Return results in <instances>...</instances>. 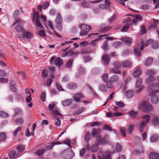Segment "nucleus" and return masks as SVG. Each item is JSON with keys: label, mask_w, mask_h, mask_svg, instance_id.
I'll return each mask as SVG.
<instances>
[{"label": "nucleus", "mask_w": 159, "mask_h": 159, "mask_svg": "<svg viewBox=\"0 0 159 159\" xmlns=\"http://www.w3.org/2000/svg\"><path fill=\"white\" fill-rule=\"evenodd\" d=\"M106 82L107 83L106 84V86L107 88L111 89L113 88V84L109 80V81H107Z\"/></svg>", "instance_id": "obj_43"}, {"label": "nucleus", "mask_w": 159, "mask_h": 159, "mask_svg": "<svg viewBox=\"0 0 159 159\" xmlns=\"http://www.w3.org/2000/svg\"><path fill=\"white\" fill-rule=\"evenodd\" d=\"M39 12L38 11L36 12H34V14L32 16V20L34 22L36 20H39Z\"/></svg>", "instance_id": "obj_24"}, {"label": "nucleus", "mask_w": 159, "mask_h": 159, "mask_svg": "<svg viewBox=\"0 0 159 159\" xmlns=\"http://www.w3.org/2000/svg\"><path fill=\"white\" fill-rule=\"evenodd\" d=\"M99 89L101 91L106 92L107 91V88L104 85L101 84L99 86Z\"/></svg>", "instance_id": "obj_41"}, {"label": "nucleus", "mask_w": 159, "mask_h": 159, "mask_svg": "<svg viewBox=\"0 0 159 159\" xmlns=\"http://www.w3.org/2000/svg\"><path fill=\"white\" fill-rule=\"evenodd\" d=\"M10 89L11 91L14 92H17V89L16 87L13 84L11 85L10 86Z\"/></svg>", "instance_id": "obj_58"}, {"label": "nucleus", "mask_w": 159, "mask_h": 159, "mask_svg": "<svg viewBox=\"0 0 159 159\" xmlns=\"http://www.w3.org/2000/svg\"><path fill=\"white\" fill-rule=\"evenodd\" d=\"M102 48L105 51H107L108 50L107 41H106L103 43L102 45Z\"/></svg>", "instance_id": "obj_37"}, {"label": "nucleus", "mask_w": 159, "mask_h": 159, "mask_svg": "<svg viewBox=\"0 0 159 159\" xmlns=\"http://www.w3.org/2000/svg\"><path fill=\"white\" fill-rule=\"evenodd\" d=\"M80 27L81 30L80 32V34L81 35H86L89 32V30H91L90 26L89 25L85 24L80 25Z\"/></svg>", "instance_id": "obj_5"}, {"label": "nucleus", "mask_w": 159, "mask_h": 159, "mask_svg": "<svg viewBox=\"0 0 159 159\" xmlns=\"http://www.w3.org/2000/svg\"><path fill=\"white\" fill-rule=\"evenodd\" d=\"M114 66L115 67L120 68L121 66V63L119 61H116L113 64Z\"/></svg>", "instance_id": "obj_38"}, {"label": "nucleus", "mask_w": 159, "mask_h": 159, "mask_svg": "<svg viewBox=\"0 0 159 159\" xmlns=\"http://www.w3.org/2000/svg\"><path fill=\"white\" fill-rule=\"evenodd\" d=\"M110 57L109 55L107 54L103 55L102 57V63L104 65H108L110 62Z\"/></svg>", "instance_id": "obj_10"}, {"label": "nucleus", "mask_w": 159, "mask_h": 159, "mask_svg": "<svg viewBox=\"0 0 159 159\" xmlns=\"http://www.w3.org/2000/svg\"><path fill=\"white\" fill-rule=\"evenodd\" d=\"M103 129L110 131L112 130V129L111 128L110 126L107 125H104L103 126Z\"/></svg>", "instance_id": "obj_56"}, {"label": "nucleus", "mask_w": 159, "mask_h": 159, "mask_svg": "<svg viewBox=\"0 0 159 159\" xmlns=\"http://www.w3.org/2000/svg\"><path fill=\"white\" fill-rule=\"evenodd\" d=\"M16 123L17 124L22 125L24 122V120L22 118H19L16 120Z\"/></svg>", "instance_id": "obj_47"}, {"label": "nucleus", "mask_w": 159, "mask_h": 159, "mask_svg": "<svg viewBox=\"0 0 159 159\" xmlns=\"http://www.w3.org/2000/svg\"><path fill=\"white\" fill-rule=\"evenodd\" d=\"M6 138V135L4 133H2L0 134V140L1 141H4Z\"/></svg>", "instance_id": "obj_51"}, {"label": "nucleus", "mask_w": 159, "mask_h": 159, "mask_svg": "<svg viewBox=\"0 0 159 159\" xmlns=\"http://www.w3.org/2000/svg\"><path fill=\"white\" fill-rule=\"evenodd\" d=\"M111 154L108 150L105 151L101 156L98 157V159H111Z\"/></svg>", "instance_id": "obj_8"}, {"label": "nucleus", "mask_w": 159, "mask_h": 159, "mask_svg": "<svg viewBox=\"0 0 159 159\" xmlns=\"http://www.w3.org/2000/svg\"><path fill=\"white\" fill-rule=\"evenodd\" d=\"M46 96V94L45 92H43L41 93L40 98L42 101H45Z\"/></svg>", "instance_id": "obj_59"}, {"label": "nucleus", "mask_w": 159, "mask_h": 159, "mask_svg": "<svg viewBox=\"0 0 159 159\" xmlns=\"http://www.w3.org/2000/svg\"><path fill=\"white\" fill-rule=\"evenodd\" d=\"M16 148L17 151V152L18 153V154H19L21 152L24 151L25 148V147L23 145H20L16 147Z\"/></svg>", "instance_id": "obj_30"}, {"label": "nucleus", "mask_w": 159, "mask_h": 159, "mask_svg": "<svg viewBox=\"0 0 159 159\" xmlns=\"http://www.w3.org/2000/svg\"><path fill=\"white\" fill-rule=\"evenodd\" d=\"M122 40L128 46H130L131 44V39L127 37L123 38Z\"/></svg>", "instance_id": "obj_20"}, {"label": "nucleus", "mask_w": 159, "mask_h": 159, "mask_svg": "<svg viewBox=\"0 0 159 159\" xmlns=\"http://www.w3.org/2000/svg\"><path fill=\"white\" fill-rule=\"evenodd\" d=\"M62 22L63 20L61 16L59 13H57L56 18L55 20V23L56 27L59 30H61L62 29Z\"/></svg>", "instance_id": "obj_3"}, {"label": "nucleus", "mask_w": 159, "mask_h": 159, "mask_svg": "<svg viewBox=\"0 0 159 159\" xmlns=\"http://www.w3.org/2000/svg\"><path fill=\"white\" fill-rule=\"evenodd\" d=\"M116 104L117 106L120 107H123L125 106V104L123 102L121 101L117 102H116Z\"/></svg>", "instance_id": "obj_64"}, {"label": "nucleus", "mask_w": 159, "mask_h": 159, "mask_svg": "<svg viewBox=\"0 0 159 159\" xmlns=\"http://www.w3.org/2000/svg\"><path fill=\"white\" fill-rule=\"evenodd\" d=\"M81 5L84 7L88 8L89 7L90 4L89 2H86L85 1H82L81 2Z\"/></svg>", "instance_id": "obj_31"}, {"label": "nucleus", "mask_w": 159, "mask_h": 159, "mask_svg": "<svg viewBox=\"0 0 159 159\" xmlns=\"http://www.w3.org/2000/svg\"><path fill=\"white\" fill-rule=\"evenodd\" d=\"M39 20H35V24L36 25H37L40 28H43V27L42 25L41 24Z\"/></svg>", "instance_id": "obj_62"}, {"label": "nucleus", "mask_w": 159, "mask_h": 159, "mask_svg": "<svg viewBox=\"0 0 159 159\" xmlns=\"http://www.w3.org/2000/svg\"><path fill=\"white\" fill-rule=\"evenodd\" d=\"M159 137V135L157 134H153L151 136L150 140L151 142H155L157 140Z\"/></svg>", "instance_id": "obj_27"}, {"label": "nucleus", "mask_w": 159, "mask_h": 159, "mask_svg": "<svg viewBox=\"0 0 159 159\" xmlns=\"http://www.w3.org/2000/svg\"><path fill=\"white\" fill-rule=\"evenodd\" d=\"M156 73V71L153 69H148L145 72V74L148 76H153Z\"/></svg>", "instance_id": "obj_12"}, {"label": "nucleus", "mask_w": 159, "mask_h": 159, "mask_svg": "<svg viewBox=\"0 0 159 159\" xmlns=\"http://www.w3.org/2000/svg\"><path fill=\"white\" fill-rule=\"evenodd\" d=\"M129 114L131 118H134L136 117L137 113L134 111H131L129 112Z\"/></svg>", "instance_id": "obj_36"}, {"label": "nucleus", "mask_w": 159, "mask_h": 159, "mask_svg": "<svg viewBox=\"0 0 159 159\" xmlns=\"http://www.w3.org/2000/svg\"><path fill=\"white\" fill-rule=\"evenodd\" d=\"M48 76V72L46 69H44L42 72V76L43 78H45Z\"/></svg>", "instance_id": "obj_48"}, {"label": "nucleus", "mask_w": 159, "mask_h": 159, "mask_svg": "<svg viewBox=\"0 0 159 159\" xmlns=\"http://www.w3.org/2000/svg\"><path fill=\"white\" fill-rule=\"evenodd\" d=\"M16 30L21 33H25V30L23 28L19 25H17L15 27Z\"/></svg>", "instance_id": "obj_26"}, {"label": "nucleus", "mask_w": 159, "mask_h": 159, "mask_svg": "<svg viewBox=\"0 0 159 159\" xmlns=\"http://www.w3.org/2000/svg\"><path fill=\"white\" fill-rule=\"evenodd\" d=\"M142 118L143 119L146 118L147 121H145V120H143L139 125L138 126L139 129V131L141 132H143V129L145 128V126L148 123L151 119L150 116L148 115H144L143 116Z\"/></svg>", "instance_id": "obj_2"}, {"label": "nucleus", "mask_w": 159, "mask_h": 159, "mask_svg": "<svg viewBox=\"0 0 159 159\" xmlns=\"http://www.w3.org/2000/svg\"><path fill=\"white\" fill-rule=\"evenodd\" d=\"M141 73V70L140 69H138L134 72L133 75L135 77L137 78L140 76Z\"/></svg>", "instance_id": "obj_25"}, {"label": "nucleus", "mask_w": 159, "mask_h": 159, "mask_svg": "<svg viewBox=\"0 0 159 159\" xmlns=\"http://www.w3.org/2000/svg\"><path fill=\"white\" fill-rule=\"evenodd\" d=\"M100 72L99 69L97 68H95L92 69L91 71V74L93 75H96L99 74Z\"/></svg>", "instance_id": "obj_42"}, {"label": "nucleus", "mask_w": 159, "mask_h": 159, "mask_svg": "<svg viewBox=\"0 0 159 159\" xmlns=\"http://www.w3.org/2000/svg\"><path fill=\"white\" fill-rule=\"evenodd\" d=\"M125 95L127 98H130L133 97L134 93L133 91L131 90H128L126 92Z\"/></svg>", "instance_id": "obj_29"}, {"label": "nucleus", "mask_w": 159, "mask_h": 159, "mask_svg": "<svg viewBox=\"0 0 159 159\" xmlns=\"http://www.w3.org/2000/svg\"><path fill=\"white\" fill-rule=\"evenodd\" d=\"M50 61L52 63H54L56 66H60L63 63V60L60 57L56 58L55 57H52L51 60Z\"/></svg>", "instance_id": "obj_6"}, {"label": "nucleus", "mask_w": 159, "mask_h": 159, "mask_svg": "<svg viewBox=\"0 0 159 159\" xmlns=\"http://www.w3.org/2000/svg\"><path fill=\"white\" fill-rule=\"evenodd\" d=\"M140 108H143V111L146 112H149L152 111L153 107L152 105L148 102L144 101L140 103L139 105Z\"/></svg>", "instance_id": "obj_1"}, {"label": "nucleus", "mask_w": 159, "mask_h": 159, "mask_svg": "<svg viewBox=\"0 0 159 159\" xmlns=\"http://www.w3.org/2000/svg\"><path fill=\"white\" fill-rule=\"evenodd\" d=\"M73 100L71 98L67 99L61 102L62 105L65 106H68L72 103Z\"/></svg>", "instance_id": "obj_15"}, {"label": "nucleus", "mask_w": 159, "mask_h": 159, "mask_svg": "<svg viewBox=\"0 0 159 159\" xmlns=\"http://www.w3.org/2000/svg\"><path fill=\"white\" fill-rule=\"evenodd\" d=\"M122 43L116 41L113 42L112 44L113 46L115 48H118Z\"/></svg>", "instance_id": "obj_39"}, {"label": "nucleus", "mask_w": 159, "mask_h": 159, "mask_svg": "<svg viewBox=\"0 0 159 159\" xmlns=\"http://www.w3.org/2000/svg\"><path fill=\"white\" fill-rule=\"evenodd\" d=\"M45 152L44 149H41L38 150L36 152V154L39 156L42 155Z\"/></svg>", "instance_id": "obj_63"}, {"label": "nucleus", "mask_w": 159, "mask_h": 159, "mask_svg": "<svg viewBox=\"0 0 159 159\" xmlns=\"http://www.w3.org/2000/svg\"><path fill=\"white\" fill-rule=\"evenodd\" d=\"M119 79V77L118 75H114L109 78V80L112 82H116L118 81Z\"/></svg>", "instance_id": "obj_17"}, {"label": "nucleus", "mask_w": 159, "mask_h": 159, "mask_svg": "<svg viewBox=\"0 0 159 159\" xmlns=\"http://www.w3.org/2000/svg\"><path fill=\"white\" fill-rule=\"evenodd\" d=\"M118 68L115 67L111 69V71L114 73L117 74H120V71L118 69Z\"/></svg>", "instance_id": "obj_49"}, {"label": "nucleus", "mask_w": 159, "mask_h": 159, "mask_svg": "<svg viewBox=\"0 0 159 159\" xmlns=\"http://www.w3.org/2000/svg\"><path fill=\"white\" fill-rule=\"evenodd\" d=\"M110 3L109 1H105L104 3H101L99 5V8L102 9H105L107 10H109Z\"/></svg>", "instance_id": "obj_9"}, {"label": "nucleus", "mask_w": 159, "mask_h": 159, "mask_svg": "<svg viewBox=\"0 0 159 159\" xmlns=\"http://www.w3.org/2000/svg\"><path fill=\"white\" fill-rule=\"evenodd\" d=\"M73 62V60L72 59H70L69 60H68L66 64V66L67 68H70V67L72 65V63Z\"/></svg>", "instance_id": "obj_44"}, {"label": "nucleus", "mask_w": 159, "mask_h": 159, "mask_svg": "<svg viewBox=\"0 0 159 159\" xmlns=\"http://www.w3.org/2000/svg\"><path fill=\"white\" fill-rule=\"evenodd\" d=\"M148 77L146 79L145 83L147 84H149L153 83L156 80V78L154 76H148Z\"/></svg>", "instance_id": "obj_18"}, {"label": "nucleus", "mask_w": 159, "mask_h": 159, "mask_svg": "<svg viewBox=\"0 0 159 159\" xmlns=\"http://www.w3.org/2000/svg\"><path fill=\"white\" fill-rule=\"evenodd\" d=\"M111 28L110 26H107L100 29V31L101 32H106L109 31Z\"/></svg>", "instance_id": "obj_35"}, {"label": "nucleus", "mask_w": 159, "mask_h": 159, "mask_svg": "<svg viewBox=\"0 0 159 159\" xmlns=\"http://www.w3.org/2000/svg\"><path fill=\"white\" fill-rule=\"evenodd\" d=\"M130 25L129 24H126L124 26L121 30L122 32H125L128 30L129 28Z\"/></svg>", "instance_id": "obj_55"}, {"label": "nucleus", "mask_w": 159, "mask_h": 159, "mask_svg": "<svg viewBox=\"0 0 159 159\" xmlns=\"http://www.w3.org/2000/svg\"><path fill=\"white\" fill-rule=\"evenodd\" d=\"M100 141L98 140V142H96L90 148L91 151L92 152H95L98 149V146L99 144Z\"/></svg>", "instance_id": "obj_13"}, {"label": "nucleus", "mask_w": 159, "mask_h": 159, "mask_svg": "<svg viewBox=\"0 0 159 159\" xmlns=\"http://www.w3.org/2000/svg\"><path fill=\"white\" fill-rule=\"evenodd\" d=\"M142 79L141 78H138L136 80V92L137 93H139L143 89V87L141 85L142 84Z\"/></svg>", "instance_id": "obj_7"}, {"label": "nucleus", "mask_w": 159, "mask_h": 159, "mask_svg": "<svg viewBox=\"0 0 159 159\" xmlns=\"http://www.w3.org/2000/svg\"><path fill=\"white\" fill-rule=\"evenodd\" d=\"M149 159H158L159 155L155 152H151L149 155Z\"/></svg>", "instance_id": "obj_19"}, {"label": "nucleus", "mask_w": 159, "mask_h": 159, "mask_svg": "<svg viewBox=\"0 0 159 159\" xmlns=\"http://www.w3.org/2000/svg\"><path fill=\"white\" fill-rule=\"evenodd\" d=\"M15 99L17 101L19 100L20 99H23V96L20 94L16 93L15 95Z\"/></svg>", "instance_id": "obj_50"}, {"label": "nucleus", "mask_w": 159, "mask_h": 159, "mask_svg": "<svg viewBox=\"0 0 159 159\" xmlns=\"http://www.w3.org/2000/svg\"><path fill=\"white\" fill-rule=\"evenodd\" d=\"M158 93V90H155L152 91L150 93V96L151 97V101L153 104H157L158 102V97L156 94V93Z\"/></svg>", "instance_id": "obj_4"}, {"label": "nucleus", "mask_w": 159, "mask_h": 159, "mask_svg": "<svg viewBox=\"0 0 159 159\" xmlns=\"http://www.w3.org/2000/svg\"><path fill=\"white\" fill-rule=\"evenodd\" d=\"M22 34H17L16 35V37L19 38L20 39H23L25 37V35L24 34L25 33H22Z\"/></svg>", "instance_id": "obj_61"}, {"label": "nucleus", "mask_w": 159, "mask_h": 159, "mask_svg": "<svg viewBox=\"0 0 159 159\" xmlns=\"http://www.w3.org/2000/svg\"><path fill=\"white\" fill-rule=\"evenodd\" d=\"M90 133L89 132H87L85 135V137H84V140L85 142H88L89 140V137H90Z\"/></svg>", "instance_id": "obj_53"}, {"label": "nucleus", "mask_w": 159, "mask_h": 159, "mask_svg": "<svg viewBox=\"0 0 159 159\" xmlns=\"http://www.w3.org/2000/svg\"><path fill=\"white\" fill-rule=\"evenodd\" d=\"M84 110V107H80L79 108L78 110L74 112V114L75 115H79Z\"/></svg>", "instance_id": "obj_33"}, {"label": "nucleus", "mask_w": 159, "mask_h": 159, "mask_svg": "<svg viewBox=\"0 0 159 159\" xmlns=\"http://www.w3.org/2000/svg\"><path fill=\"white\" fill-rule=\"evenodd\" d=\"M78 72L81 75H84L85 73V70L84 67H80L78 69Z\"/></svg>", "instance_id": "obj_46"}, {"label": "nucleus", "mask_w": 159, "mask_h": 159, "mask_svg": "<svg viewBox=\"0 0 159 159\" xmlns=\"http://www.w3.org/2000/svg\"><path fill=\"white\" fill-rule=\"evenodd\" d=\"M107 36V34H104L99 36V38H98L97 39L94 40H92L90 44L93 46H95V45L96 42L102 39V38L101 37H105Z\"/></svg>", "instance_id": "obj_16"}, {"label": "nucleus", "mask_w": 159, "mask_h": 159, "mask_svg": "<svg viewBox=\"0 0 159 159\" xmlns=\"http://www.w3.org/2000/svg\"><path fill=\"white\" fill-rule=\"evenodd\" d=\"M52 112L55 115H61L60 111L58 108H55V109L52 111Z\"/></svg>", "instance_id": "obj_57"}, {"label": "nucleus", "mask_w": 159, "mask_h": 159, "mask_svg": "<svg viewBox=\"0 0 159 159\" xmlns=\"http://www.w3.org/2000/svg\"><path fill=\"white\" fill-rule=\"evenodd\" d=\"M152 124L155 126H157L159 124V117L155 116L153 119Z\"/></svg>", "instance_id": "obj_28"}, {"label": "nucleus", "mask_w": 159, "mask_h": 159, "mask_svg": "<svg viewBox=\"0 0 159 159\" xmlns=\"http://www.w3.org/2000/svg\"><path fill=\"white\" fill-rule=\"evenodd\" d=\"M8 155L10 158L15 159L18 157L19 154L15 150H12L9 152Z\"/></svg>", "instance_id": "obj_11"}, {"label": "nucleus", "mask_w": 159, "mask_h": 159, "mask_svg": "<svg viewBox=\"0 0 159 159\" xmlns=\"http://www.w3.org/2000/svg\"><path fill=\"white\" fill-rule=\"evenodd\" d=\"M17 72L19 75L20 74L22 75L23 79L24 80L26 79V74L23 71H18Z\"/></svg>", "instance_id": "obj_45"}, {"label": "nucleus", "mask_w": 159, "mask_h": 159, "mask_svg": "<svg viewBox=\"0 0 159 159\" xmlns=\"http://www.w3.org/2000/svg\"><path fill=\"white\" fill-rule=\"evenodd\" d=\"M96 140L98 142V140H99L100 142L99 143L102 144H105L107 143V141L105 137H104L102 139H101L100 136H98L96 138Z\"/></svg>", "instance_id": "obj_22"}, {"label": "nucleus", "mask_w": 159, "mask_h": 159, "mask_svg": "<svg viewBox=\"0 0 159 159\" xmlns=\"http://www.w3.org/2000/svg\"><path fill=\"white\" fill-rule=\"evenodd\" d=\"M116 150L117 152H120L122 150V148L121 145L118 143H117L116 145Z\"/></svg>", "instance_id": "obj_52"}, {"label": "nucleus", "mask_w": 159, "mask_h": 159, "mask_svg": "<svg viewBox=\"0 0 159 159\" xmlns=\"http://www.w3.org/2000/svg\"><path fill=\"white\" fill-rule=\"evenodd\" d=\"M125 130V129L124 127H121L120 128V132L121 134L125 137L126 136Z\"/></svg>", "instance_id": "obj_54"}, {"label": "nucleus", "mask_w": 159, "mask_h": 159, "mask_svg": "<svg viewBox=\"0 0 159 159\" xmlns=\"http://www.w3.org/2000/svg\"><path fill=\"white\" fill-rule=\"evenodd\" d=\"M156 89V88L155 84L154 83L149 85L147 88V90L148 92H150L152 90L154 89Z\"/></svg>", "instance_id": "obj_32"}, {"label": "nucleus", "mask_w": 159, "mask_h": 159, "mask_svg": "<svg viewBox=\"0 0 159 159\" xmlns=\"http://www.w3.org/2000/svg\"><path fill=\"white\" fill-rule=\"evenodd\" d=\"M122 65L123 66L127 68H129L131 66V63L128 60L123 61L122 63Z\"/></svg>", "instance_id": "obj_21"}, {"label": "nucleus", "mask_w": 159, "mask_h": 159, "mask_svg": "<svg viewBox=\"0 0 159 159\" xmlns=\"http://www.w3.org/2000/svg\"><path fill=\"white\" fill-rule=\"evenodd\" d=\"M67 88L70 89H75L77 87L76 83L73 82L69 83L66 86Z\"/></svg>", "instance_id": "obj_14"}, {"label": "nucleus", "mask_w": 159, "mask_h": 159, "mask_svg": "<svg viewBox=\"0 0 159 159\" xmlns=\"http://www.w3.org/2000/svg\"><path fill=\"white\" fill-rule=\"evenodd\" d=\"M143 150H139L137 149H134V150L133 152L134 153L139 155L141 153L143 152Z\"/></svg>", "instance_id": "obj_60"}, {"label": "nucleus", "mask_w": 159, "mask_h": 159, "mask_svg": "<svg viewBox=\"0 0 159 159\" xmlns=\"http://www.w3.org/2000/svg\"><path fill=\"white\" fill-rule=\"evenodd\" d=\"M25 35V37L27 39H31L33 37V36L32 33L29 31L26 32Z\"/></svg>", "instance_id": "obj_34"}, {"label": "nucleus", "mask_w": 159, "mask_h": 159, "mask_svg": "<svg viewBox=\"0 0 159 159\" xmlns=\"http://www.w3.org/2000/svg\"><path fill=\"white\" fill-rule=\"evenodd\" d=\"M102 79L103 81L106 82L108 81V73H106L103 74L102 76Z\"/></svg>", "instance_id": "obj_40"}, {"label": "nucleus", "mask_w": 159, "mask_h": 159, "mask_svg": "<svg viewBox=\"0 0 159 159\" xmlns=\"http://www.w3.org/2000/svg\"><path fill=\"white\" fill-rule=\"evenodd\" d=\"M153 62V58L152 57H148L146 60L145 64L146 66H149L151 65Z\"/></svg>", "instance_id": "obj_23"}]
</instances>
